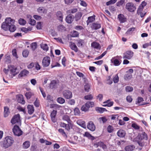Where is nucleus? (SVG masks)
<instances>
[{"label":"nucleus","instance_id":"5701e85b","mask_svg":"<svg viewBox=\"0 0 151 151\" xmlns=\"http://www.w3.org/2000/svg\"><path fill=\"white\" fill-rule=\"evenodd\" d=\"M146 5L147 3L145 2L144 1L142 2L139 7L137 10V12H141L142 11L144 7Z\"/></svg>","mask_w":151,"mask_h":151},{"label":"nucleus","instance_id":"4c0bfd02","mask_svg":"<svg viewBox=\"0 0 151 151\" xmlns=\"http://www.w3.org/2000/svg\"><path fill=\"white\" fill-rule=\"evenodd\" d=\"M34 94L33 93L31 92H27L25 93V96L28 99H29L32 96H33Z\"/></svg>","mask_w":151,"mask_h":151},{"label":"nucleus","instance_id":"680f3d73","mask_svg":"<svg viewBox=\"0 0 151 151\" xmlns=\"http://www.w3.org/2000/svg\"><path fill=\"white\" fill-rule=\"evenodd\" d=\"M78 11L77 9L74 8L68 10L69 13H74Z\"/></svg>","mask_w":151,"mask_h":151},{"label":"nucleus","instance_id":"79ce46f5","mask_svg":"<svg viewBox=\"0 0 151 151\" xmlns=\"http://www.w3.org/2000/svg\"><path fill=\"white\" fill-rule=\"evenodd\" d=\"M56 83V81L54 80L51 81L49 86L50 88L52 89L54 88Z\"/></svg>","mask_w":151,"mask_h":151},{"label":"nucleus","instance_id":"423d86ee","mask_svg":"<svg viewBox=\"0 0 151 151\" xmlns=\"http://www.w3.org/2000/svg\"><path fill=\"white\" fill-rule=\"evenodd\" d=\"M12 130L14 134L15 135L19 136L22 134V132L18 126L15 125Z\"/></svg>","mask_w":151,"mask_h":151},{"label":"nucleus","instance_id":"bb28decb","mask_svg":"<svg viewBox=\"0 0 151 151\" xmlns=\"http://www.w3.org/2000/svg\"><path fill=\"white\" fill-rule=\"evenodd\" d=\"M4 117H6L8 116L10 112L9 111V108L7 107H4Z\"/></svg>","mask_w":151,"mask_h":151},{"label":"nucleus","instance_id":"a211bd4d","mask_svg":"<svg viewBox=\"0 0 151 151\" xmlns=\"http://www.w3.org/2000/svg\"><path fill=\"white\" fill-rule=\"evenodd\" d=\"M29 73V71L26 70H24L22 71L19 75V77H23L26 76Z\"/></svg>","mask_w":151,"mask_h":151},{"label":"nucleus","instance_id":"5fc2aeb1","mask_svg":"<svg viewBox=\"0 0 151 151\" xmlns=\"http://www.w3.org/2000/svg\"><path fill=\"white\" fill-rule=\"evenodd\" d=\"M79 35L78 32L76 31H73L72 32V36L73 37H77Z\"/></svg>","mask_w":151,"mask_h":151},{"label":"nucleus","instance_id":"f3484780","mask_svg":"<svg viewBox=\"0 0 151 151\" xmlns=\"http://www.w3.org/2000/svg\"><path fill=\"white\" fill-rule=\"evenodd\" d=\"M57 111L55 110H53L50 114V116L52 121L55 122V117L57 114Z\"/></svg>","mask_w":151,"mask_h":151},{"label":"nucleus","instance_id":"f257e3e1","mask_svg":"<svg viewBox=\"0 0 151 151\" xmlns=\"http://www.w3.org/2000/svg\"><path fill=\"white\" fill-rule=\"evenodd\" d=\"M14 22L15 20L11 18H6L2 24L1 28L5 31L9 30L11 32H13L16 30V27L14 24Z\"/></svg>","mask_w":151,"mask_h":151},{"label":"nucleus","instance_id":"6e6d98bb","mask_svg":"<svg viewBox=\"0 0 151 151\" xmlns=\"http://www.w3.org/2000/svg\"><path fill=\"white\" fill-rule=\"evenodd\" d=\"M35 23L36 21L34 19L31 18H30L29 19V24L32 25H35Z\"/></svg>","mask_w":151,"mask_h":151},{"label":"nucleus","instance_id":"ea45409f","mask_svg":"<svg viewBox=\"0 0 151 151\" xmlns=\"http://www.w3.org/2000/svg\"><path fill=\"white\" fill-rule=\"evenodd\" d=\"M81 16L82 15L81 13H78L76 14L75 17V20L76 21H77L81 19Z\"/></svg>","mask_w":151,"mask_h":151},{"label":"nucleus","instance_id":"393cba45","mask_svg":"<svg viewBox=\"0 0 151 151\" xmlns=\"http://www.w3.org/2000/svg\"><path fill=\"white\" fill-rule=\"evenodd\" d=\"M95 110L100 113H102L104 111H107V110L105 108L98 107H96Z\"/></svg>","mask_w":151,"mask_h":151},{"label":"nucleus","instance_id":"9d476101","mask_svg":"<svg viewBox=\"0 0 151 151\" xmlns=\"http://www.w3.org/2000/svg\"><path fill=\"white\" fill-rule=\"evenodd\" d=\"M63 95L64 98L67 99H70L72 97V94L71 92L69 90H65L63 93Z\"/></svg>","mask_w":151,"mask_h":151},{"label":"nucleus","instance_id":"a18cd8bd","mask_svg":"<svg viewBox=\"0 0 151 151\" xmlns=\"http://www.w3.org/2000/svg\"><path fill=\"white\" fill-rule=\"evenodd\" d=\"M58 29L59 31L62 32L65 30V27L63 25H60L58 27Z\"/></svg>","mask_w":151,"mask_h":151},{"label":"nucleus","instance_id":"412c9836","mask_svg":"<svg viewBox=\"0 0 151 151\" xmlns=\"http://www.w3.org/2000/svg\"><path fill=\"white\" fill-rule=\"evenodd\" d=\"M117 134L118 136L119 137H124L126 133L124 130L120 129L118 131Z\"/></svg>","mask_w":151,"mask_h":151},{"label":"nucleus","instance_id":"473e14b6","mask_svg":"<svg viewBox=\"0 0 151 151\" xmlns=\"http://www.w3.org/2000/svg\"><path fill=\"white\" fill-rule=\"evenodd\" d=\"M56 16L60 21H62L63 17V14L60 11L58 12L56 14Z\"/></svg>","mask_w":151,"mask_h":151},{"label":"nucleus","instance_id":"37998d69","mask_svg":"<svg viewBox=\"0 0 151 151\" xmlns=\"http://www.w3.org/2000/svg\"><path fill=\"white\" fill-rule=\"evenodd\" d=\"M125 1V0H120L116 3V6H122L124 4Z\"/></svg>","mask_w":151,"mask_h":151},{"label":"nucleus","instance_id":"052dcab7","mask_svg":"<svg viewBox=\"0 0 151 151\" xmlns=\"http://www.w3.org/2000/svg\"><path fill=\"white\" fill-rule=\"evenodd\" d=\"M29 52L27 50L24 51L22 52V55L24 57H27L28 55Z\"/></svg>","mask_w":151,"mask_h":151},{"label":"nucleus","instance_id":"3c124183","mask_svg":"<svg viewBox=\"0 0 151 151\" xmlns=\"http://www.w3.org/2000/svg\"><path fill=\"white\" fill-rule=\"evenodd\" d=\"M5 61L8 63H10L11 62V59L10 56L7 54L5 56Z\"/></svg>","mask_w":151,"mask_h":151},{"label":"nucleus","instance_id":"4be33fe9","mask_svg":"<svg viewBox=\"0 0 151 151\" xmlns=\"http://www.w3.org/2000/svg\"><path fill=\"white\" fill-rule=\"evenodd\" d=\"M62 119L63 121H66L68 123H72V122L70 119L69 116L67 115H63L62 116Z\"/></svg>","mask_w":151,"mask_h":151},{"label":"nucleus","instance_id":"603ef678","mask_svg":"<svg viewBox=\"0 0 151 151\" xmlns=\"http://www.w3.org/2000/svg\"><path fill=\"white\" fill-rule=\"evenodd\" d=\"M117 0H111L106 3V5L109 6L111 4H113L115 3Z\"/></svg>","mask_w":151,"mask_h":151},{"label":"nucleus","instance_id":"e433bc0d","mask_svg":"<svg viewBox=\"0 0 151 151\" xmlns=\"http://www.w3.org/2000/svg\"><path fill=\"white\" fill-rule=\"evenodd\" d=\"M18 101L19 103H21L22 104H24L25 102V101L24 99L22 96H21L19 97Z\"/></svg>","mask_w":151,"mask_h":151},{"label":"nucleus","instance_id":"c85d7f7f","mask_svg":"<svg viewBox=\"0 0 151 151\" xmlns=\"http://www.w3.org/2000/svg\"><path fill=\"white\" fill-rule=\"evenodd\" d=\"M37 11L40 13L45 14L47 13V11L44 8L40 7L37 9Z\"/></svg>","mask_w":151,"mask_h":151},{"label":"nucleus","instance_id":"39448f33","mask_svg":"<svg viewBox=\"0 0 151 151\" xmlns=\"http://www.w3.org/2000/svg\"><path fill=\"white\" fill-rule=\"evenodd\" d=\"M11 123L12 124L17 123L19 124H21V120L20 119V116L19 114L14 115L12 119Z\"/></svg>","mask_w":151,"mask_h":151},{"label":"nucleus","instance_id":"2eb2a0df","mask_svg":"<svg viewBox=\"0 0 151 151\" xmlns=\"http://www.w3.org/2000/svg\"><path fill=\"white\" fill-rule=\"evenodd\" d=\"M118 18L121 23H124L126 21V18L124 15L122 14H120L118 15Z\"/></svg>","mask_w":151,"mask_h":151},{"label":"nucleus","instance_id":"6e6552de","mask_svg":"<svg viewBox=\"0 0 151 151\" xmlns=\"http://www.w3.org/2000/svg\"><path fill=\"white\" fill-rule=\"evenodd\" d=\"M60 126L65 128L66 130L69 131L72 127L73 125L71 123H68L66 124L64 122H60Z\"/></svg>","mask_w":151,"mask_h":151},{"label":"nucleus","instance_id":"2f4dec72","mask_svg":"<svg viewBox=\"0 0 151 151\" xmlns=\"http://www.w3.org/2000/svg\"><path fill=\"white\" fill-rule=\"evenodd\" d=\"M70 47L75 52H76L78 51L77 47L74 43H72L70 45Z\"/></svg>","mask_w":151,"mask_h":151},{"label":"nucleus","instance_id":"cd10ccee","mask_svg":"<svg viewBox=\"0 0 151 151\" xmlns=\"http://www.w3.org/2000/svg\"><path fill=\"white\" fill-rule=\"evenodd\" d=\"M30 142L29 141H27L24 142L22 145V147L24 149L29 148L30 145Z\"/></svg>","mask_w":151,"mask_h":151},{"label":"nucleus","instance_id":"9b49d317","mask_svg":"<svg viewBox=\"0 0 151 151\" xmlns=\"http://www.w3.org/2000/svg\"><path fill=\"white\" fill-rule=\"evenodd\" d=\"M119 57L118 56H116L112 58L111 60V62L115 66H118L120 65L121 63L117 59Z\"/></svg>","mask_w":151,"mask_h":151},{"label":"nucleus","instance_id":"f704fd0d","mask_svg":"<svg viewBox=\"0 0 151 151\" xmlns=\"http://www.w3.org/2000/svg\"><path fill=\"white\" fill-rule=\"evenodd\" d=\"M132 75L131 73H127L125 75L124 78L125 80H128L132 78Z\"/></svg>","mask_w":151,"mask_h":151},{"label":"nucleus","instance_id":"a19ab883","mask_svg":"<svg viewBox=\"0 0 151 151\" xmlns=\"http://www.w3.org/2000/svg\"><path fill=\"white\" fill-rule=\"evenodd\" d=\"M57 101L58 103L61 104H63L65 102V99L62 97H59L57 98Z\"/></svg>","mask_w":151,"mask_h":151},{"label":"nucleus","instance_id":"13d9d810","mask_svg":"<svg viewBox=\"0 0 151 151\" xmlns=\"http://www.w3.org/2000/svg\"><path fill=\"white\" fill-rule=\"evenodd\" d=\"M90 88V86L89 84H86L84 86V90L88 92Z\"/></svg>","mask_w":151,"mask_h":151},{"label":"nucleus","instance_id":"6ab92c4d","mask_svg":"<svg viewBox=\"0 0 151 151\" xmlns=\"http://www.w3.org/2000/svg\"><path fill=\"white\" fill-rule=\"evenodd\" d=\"M28 113L30 114H32L34 111V109L32 105H29L27 106Z\"/></svg>","mask_w":151,"mask_h":151},{"label":"nucleus","instance_id":"de8ad7c7","mask_svg":"<svg viewBox=\"0 0 151 151\" xmlns=\"http://www.w3.org/2000/svg\"><path fill=\"white\" fill-rule=\"evenodd\" d=\"M125 90L127 92H130L133 91V88L132 87L130 86H127L125 88Z\"/></svg>","mask_w":151,"mask_h":151},{"label":"nucleus","instance_id":"f8f14e48","mask_svg":"<svg viewBox=\"0 0 151 151\" xmlns=\"http://www.w3.org/2000/svg\"><path fill=\"white\" fill-rule=\"evenodd\" d=\"M87 128L91 131H95L96 127L93 122L90 121L89 122L87 126Z\"/></svg>","mask_w":151,"mask_h":151},{"label":"nucleus","instance_id":"09e8293b","mask_svg":"<svg viewBox=\"0 0 151 151\" xmlns=\"http://www.w3.org/2000/svg\"><path fill=\"white\" fill-rule=\"evenodd\" d=\"M74 111L75 115H79L80 114V110L78 108H75L74 110Z\"/></svg>","mask_w":151,"mask_h":151},{"label":"nucleus","instance_id":"b1692460","mask_svg":"<svg viewBox=\"0 0 151 151\" xmlns=\"http://www.w3.org/2000/svg\"><path fill=\"white\" fill-rule=\"evenodd\" d=\"M135 148L133 145H128L125 147L124 149L126 151H132Z\"/></svg>","mask_w":151,"mask_h":151},{"label":"nucleus","instance_id":"49530a36","mask_svg":"<svg viewBox=\"0 0 151 151\" xmlns=\"http://www.w3.org/2000/svg\"><path fill=\"white\" fill-rule=\"evenodd\" d=\"M37 43L36 42L32 43L31 44V47L33 50H35L37 47Z\"/></svg>","mask_w":151,"mask_h":151},{"label":"nucleus","instance_id":"58836bf2","mask_svg":"<svg viewBox=\"0 0 151 151\" xmlns=\"http://www.w3.org/2000/svg\"><path fill=\"white\" fill-rule=\"evenodd\" d=\"M58 131L63 137H67V135L63 129H58Z\"/></svg>","mask_w":151,"mask_h":151},{"label":"nucleus","instance_id":"c9c22d12","mask_svg":"<svg viewBox=\"0 0 151 151\" xmlns=\"http://www.w3.org/2000/svg\"><path fill=\"white\" fill-rule=\"evenodd\" d=\"M41 48L45 51H47L48 50V47L46 44H42L41 45Z\"/></svg>","mask_w":151,"mask_h":151},{"label":"nucleus","instance_id":"864d4df0","mask_svg":"<svg viewBox=\"0 0 151 151\" xmlns=\"http://www.w3.org/2000/svg\"><path fill=\"white\" fill-rule=\"evenodd\" d=\"M112 81L111 79V76H109L107 78V80L106 81V83L110 85L112 83Z\"/></svg>","mask_w":151,"mask_h":151},{"label":"nucleus","instance_id":"ddd939ff","mask_svg":"<svg viewBox=\"0 0 151 151\" xmlns=\"http://www.w3.org/2000/svg\"><path fill=\"white\" fill-rule=\"evenodd\" d=\"M138 137L140 140H142L144 139L147 140V134L144 132H142L141 134H139Z\"/></svg>","mask_w":151,"mask_h":151},{"label":"nucleus","instance_id":"7c9ffc66","mask_svg":"<svg viewBox=\"0 0 151 151\" xmlns=\"http://www.w3.org/2000/svg\"><path fill=\"white\" fill-rule=\"evenodd\" d=\"M83 136L84 137H86L88 138V139H91V140H93L94 139V137L92 136L91 134H90L89 132H86L84 134H83Z\"/></svg>","mask_w":151,"mask_h":151},{"label":"nucleus","instance_id":"4d7b16f0","mask_svg":"<svg viewBox=\"0 0 151 151\" xmlns=\"http://www.w3.org/2000/svg\"><path fill=\"white\" fill-rule=\"evenodd\" d=\"M83 40H79L78 41L77 45L79 47H82L83 45Z\"/></svg>","mask_w":151,"mask_h":151},{"label":"nucleus","instance_id":"c03bdc74","mask_svg":"<svg viewBox=\"0 0 151 151\" xmlns=\"http://www.w3.org/2000/svg\"><path fill=\"white\" fill-rule=\"evenodd\" d=\"M18 22L20 24L24 25L25 24L26 22L24 19L20 18L18 20Z\"/></svg>","mask_w":151,"mask_h":151},{"label":"nucleus","instance_id":"8fccbe9b","mask_svg":"<svg viewBox=\"0 0 151 151\" xmlns=\"http://www.w3.org/2000/svg\"><path fill=\"white\" fill-rule=\"evenodd\" d=\"M119 77L117 74L113 78V81L115 83H117L119 81Z\"/></svg>","mask_w":151,"mask_h":151},{"label":"nucleus","instance_id":"20e7f679","mask_svg":"<svg viewBox=\"0 0 151 151\" xmlns=\"http://www.w3.org/2000/svg\"><path fill=\"white\" fill-rule=\"evenodd\" d=\"M93 106V102L88 101L85 105L82 106L81 109L82 111H86L89 110L90 107H92Z\"/></svg>","mask_w":151,"mask_h":151},{"label":"nucleus","instance_id":"774afa93","mask_svg":"<svg viewBox=\"0 0 151 151\" xmlns=\"http://www.w3.org/2000/svg\"><path fill=\"white\" fill-rule=\"evenodd\" d=\"M75 29L77 30H80L83 29V27L80 26H77L75 27Z\"/></svg>","mask_w":151,"mask_h":151},{"label":"nucleus","instance_id":"0e129e2a","mask_svg":"<svg viewBox=\"0 0 151 151\" xmlns=\"http://www.w3.org/2000/svg\"><path fill=\"white\" fill-rule=\"evenodd\" d=\"M99 119L100 121H102L103 123L106 122L107 121V119L105 117L100 118Z\"/></svg>","mask_w":151,"mask_h":151},{"label":"nucleus","instance_id":"bf43d9fd","mask_svg":"<svg viewBox=\"0 0 151 151\" xmlns=\"http://www.w3.org/2000/svg\"><path fill=\"white\" fill-rule=\"evenodd\" d=\"M93 98V96L91 95H86L84 96L85 99L86 100H91Z\"/></svg>","mask_w":151,"mask_h":151},{"label":"nucleus","instance_id":"aec40b11","mask_svg":"<svg viewBox=\"0 0 151 151\" xmlns=\"http://www.w3.org/2000/svg\"><path fill=\"white\" fill-rule=\"evenodd\" d=\"M91 46L94 48L99 49L101 48L100 44L96 42H93L91 44Z\"/></svg>","mask_w":151,"mask_h":151},{"label":"nucleus","instance_id":"4468645a","mask_svg":"<svg viewBox=\"0 0 151 151\" xmlns=\"http://www.w3.org/2000/svg\"><path fill=\"white\" fill-rule=\"evenodd\" d=\"M94 146L96 147L99 146L102 147L103 149H106V146L102 142H99L94 145Z\"/></svg>","mask_w":151,"mask_h":151},{"label":"nucleus","instance_id":"f03ea898","mask_svg":"<svg viewBox=\"0 0 151 151\" xmlns=\"http://www.w3.org/2000/svg\"><path fill=\"white\" fill-rule=\"evenodd\" d=\"M14 142V140L12 137L7 136L0 142V145L1 147L6 149L11 146Z\"/></svg>","mask_w":151,"mask_h":151},{"label":"nucleus","instance_id":"c756f323","mask_svg":"<svg viewBox=\"0 0 151 151\" xmlns=\"http://www.w3.org/2000/svg\"><path fill=\"white\" fill-rule=\"evenodd\" d=\"M95 16L89 17H88V20L86 21L87 24L89 23L92 22L95 20Z\"/></svg>","mask_w":151,"mask_h":151},{"label":"nucleus","instance_id":"1a4fd4ad","mask_svg":"<svg viewBox=\"0 0 151 151\" xmlns=\"http://www.w3.org/2000/svg\"><path fill=\"white\" fill-rule=\"evenodd\" d=\"M50 58L48 57H45L42 61V65L44 67H48L50 63Z\"/></svg>","mask_w":151,"mask_h":151},{"label":"nucleus","instance_id":"338daca9","mask_svg":"<svg viewBox=\"0 0 151 151\" xmlns=\"http://www.w3.org/2000/svg\"><path fill=\"white\" fill-rule=\"evenodd\" d=\"M137 103L139 104L140 103H141L143 101H144L143 99L141 97H139L137 99Z\"/></svg>","mask_w":151,"mask_h":151},{"label":"nucleus","instance_id":"e2e57ef3","mask_svg":"<svg viewBox=\"0 0 151 151\" xmlns=\"http://www.w3.org/2000/svg\"><path fill=\"white\" fill-rule=\"evenodd\" d=\"M13 55L16 58H17L18 57L17 53L16 50V49H14L12 50V51Z\"/></svg>","mask_w":151,"mask_h":151},{"label":"nucleus","instance_id":"a878e982","mask_svg":"<svg viewBox=\"0 0 151 151\" xmlns=\"http://www.w3.org/2000/svg\"><path fill=\"white\" fill-rule=\"evenodd\" d=\"M66 21L68 23H71L73 20L72 15H68L66 18Z\"/></svg>","mask_w":151,"mask_h":151},{"label":"nucleus","instance_id":"7ed1b4c3","mask_svg":"<svg viewBox=\"0 0 151 151\" xmlns=\"http://www.w3.org/2000/svg\"><path fill=\"white\" fill-rule=\"evenodd\" d=\"M125 8L130 12H134L136 9L135 5L132 2L127 3L126 5Z\"/></svg>","mask_w":151,"mask_h":151},{"label":"nucleus","instance_id":"dca6fc26","mask_svg":"<svg viewBox=\"0 0 151 151\" xmlns=\"http://www.w3.org/2000/svg\"><path fill=\"white\" fill-rule=\"evenodd\" d=\"M91 27L92 29L97 30L101 28V24L99 23H93Z\"/></svg>","mask_w":151,"mask_h":151},{"label":"nucleus","instance_id":"72a5a7b5","mask_svg":"<svg viewBox=\"0 0 151 151\" xmlns=\"http://www.w3.org/2000/svg\"><path fill=\"white\" fill-rule=\"evenodd\" d=\"M9 70L12 73H14L16 72L17 69L14 65H9L8 66Z\"/></svg>","mask_w":151,"mask_h":151},{"label":"nucleus","instance_id":"0eeeda50","mask_svg":"<svg viewBox=\"0 0 151 151\" xmlns=\"http://www.w3.org/2000/svg\"><path fill=\"white\" fill-rule=\"evenodd\" d=\"M133 54V52L132 51H127L124 53L123 58L130 59L132 57Z\"/></svg>","mask_w":151,"mask_h":151},{"label":"nucleus","instance_id":"69168bd1","mask_svg":"<svg viewBox=\"0 0 151 151\" xmlns=\"http://www.w3.org/2000/svg\"><path fill=\"white\" fill-rule=\"evenodd\" d=\"M132 127L136 129H139V127L136 124L133 123L132 124Z\"/></svg>","mask_w":151,"mask_h":151}]
</instances>
